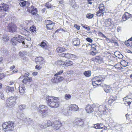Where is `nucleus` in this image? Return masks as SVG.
<instances>
[{
	"instance_id": "f257e3e1",
	"label": "nucleus",
	"mask_w": 132,
	"mask_h": 132,
	"mask_svg": "<svg viewBox=\"0 0 132 132\" xmlns=\"http://www.w3.org/2000/svg\"><path fill=\"white\" fill-rule=\"evenodd\" d=\"M46 99L48 105L51 108H56L59 105V99L58 97L48 96Z\"/></svg>"
},
{
	"instance_id": "f03ea898",
	"label": "nucleus",
	"mask_w": 132,
	"mask_h": 132,
	"mask_svg": "<svg viewBox=\"0 0 132 132\" xmlns=\"http://www.w3.org/2000/svg\"><path fill=\"white\" fill-rule=\"evenodd\" d=\"M14 127V122L13 121H9L5 122L2 125L3 130L5 132L13 131Z\"/></svg>"
},
{
	"instance_id": "7ed1b4c3",
	"label": "nucleus",
	"mask_w": 132,
	"mask_h": 132,
	"mask_svg": "<svg viewBox=\"0 0 132 132\" xmlns=\"http://www.w3.org/2000/svg\"><path fill=\"white\" fill-rule=\"evenodd\" d=\"M16 99V97L15 96H12L8 98L6 101L7 106L9 107L13 106L15 104Z\"/></svg>"
},
{
	"instance_id": "20e7f679",
	"label": "nucleus",
	"mask_w": 132,
	"mask_h": 132,
	"mask_svg": "<svg viewBox=\"0 0 132 132\" xmlns=\"http://www.w3.org/2000/svg\"><path fill=\"white\" fill-rule=\"evenodd\" d=\"M98 111L101 112V114H106L108 111V109L106 105H100L98 107Z\"/></svg>"
},
{
	"instance_id": "39448f33",
	"label": "nucleus",
	"mask_w": 132,
	"mask_h": 132,
	"mask_svg": "<svg viewBox=\"0 0 132 132\" xmlns=\"http://www.w3.org/2000/svg\"><path fill=\"white\" fill-rule=\"evenodd\" d=\"M96 108L95 105H87L85 108V110L88 113H90L95 111Z\"/></svg>"
},
{
	"instance_id": "423d86ee",
	"label": "nucleus",
	"mask_w": 132,
	"mask_h": 132,
	"mask_svg": "<svg viewBox=\"0 0 132 132\" xmlns=\"http://www.w3.org/2000/svg\"><path fill=\"white\" fill-rule=\"evenodd\" d=\"M62 126V123L60 121L56 120L53 122V127L56 130L58 129Z\"/></svg>"
},
{
	"instance_id": "0eeeda50",
	"label": "nucleus",
	"mask_w": 132,
	"mask_h": 132,
	"mask_svg": "<svg viewBox=\"0 0 132 132\" xmlns=\"http://www.w3.org/2000/svg\"><path fill=\"white\" fill-rule=\"evenodd\" d=\"M14 38L19 43H22L23 45L26 44L27 40L20 35H18V37H15Z\"/></svg>"
},
{
	"instance_id": "6e6552de",
	"label": "nucleus",
	"mask_w": 132,
	"mask_h": 132,
	"mask_svg": "<svg viewBox=\"0 0 132 132\" xmlns=\"http://www.w3.org/2000/svg\"><path fill=\"white\" fill-rule=\"evenodd\" d=\"M46 27L48 29H52L54 27V23L53 22L49 20H47L46 21Z\"/></svg>"
},
{
	"instance_id": "1a4fd4ad",
	"label": "nucleus",
	"mask_w": 132,
	"mask_h": 132,
	"mask_svg": "<svg viewBox=\"0 0 132 132\" xmlns=\"http://www.w3.org/2000/svg\"><path fill=\"white\" fill-rule=\"evenodd\" d=\"M54 79H51L53 83H57L60 82L63 80V78L60 76H55Z\"/></svg>"
},
{
	"instance_id": "9d476101",
	"label": "nucleus",
	"mask_w": 132,
	"mask_h": 132,
	"mask_svg": "<svg viewBox=\"0 0 132 132\" xmlns=\"http://www.w3.org/2000/svg\"><path fill=\"white\" fill-rule=\"evenodd\" d=\"M9 31L11 32H14L16 31V27L13 24H9L8 26Z\"/></svg>"
},
{
	"instance_id": "9b49d317",
	"label": "nucleus",
	"mask_w": 132,
	"mask_h": 132,
	"mask_svg": "<svg viewBox=\"0 0 132 132\" xmlns=\"http://www.w3.org/2000/svg\"><path fill=\"white\" fill-rule=\"evenodd\" d=\"M35 61L37 64L41 65L45 63V61L44 59L40 57H38L35 58Z\"/></svg>"
},
{
	"instance_id": "f8f14e48",
	"label": "nucleus",
	"mask_w": 132,
	"mask_h": 132,
	"mask_svg": "<svg viewBox=\"0 0 132 132\" xmlns=\"http://www.w3.org/2000/svg\"><path fill=\"white\" fill-rule=\"evenodd\" d=\"M74 123L75 125L79 126L83 125L84 124V122L83 120L79 118L76 119L75 120Z\"/></svg>"
},
{
	"instance_id": "ddd939ff",
	"label": "nucleus",
	"mask_w": 132,
	"mask_h": 132,
	"mask_svg": "<svg viewBox=\"0 0 132 132\" xmlns=\"http://www.w3.org/2000/svg\"><path fill=\"white\" fill-rule=\"evenodd\" d=\"M9 9L8 5L4 4H1L0 5V10H3L5 11H7Z\"/></svg>"
},
{
	"instance_id": "4468645a",
	"label": "nucleus",
	"mask_w": 132,
	"mask_h": 132,
	"mask_svg": "<svg viewBox=\"0 0 132 132\" xmlns=\"http://www.w3.org/2000/svg\"><path fill=\"white\" fill-rule=\"evenodd\" d=\"M79 109L78 106L76 104H72L69 107V110L73 111H77Z\"/></svg>"
},
{
	"instance_id": "2eb2a0df",
	"label": "nucleus",
	"mask_w": 132,
	"mask_h": 132,
	"mask_svg": "<svg viewBox=\"0 0 132 132\" xmlns=\"http://www.w3.org/2000/svg\"><path fill=\"white\" fill-rule=\"evenodd\" d=\"M131 14L128 12H125L123 15L122 17V20L123 21H125L129 18H130Z\"/></svg>"
},
{
	"instance_id": "dca6fc26",
	"label": "nucleus",
	"mask_w": 132,
	"mask_h": 132,
	"mask_svg": "<svg viewBox=\"0 0 132 132\" xmlns=\"http://www.w3.org/2000/svg\"><path fill=\"white\" fill-rule=\"evenodd\" d=\"M100 86L102 87H104V90L106 93L110 92V87L109 85H106L105 84H100Z\"/></svg>"
},
{
	"instance_id": "f3484780",
	"label": "nucleus",
	"mask_w": 132,
	"mask_h": 132,
	"mask_svg": "<svg viewBox=\"0 0 132 132\" xmlns=\"http://www.w3.org/2000/svg\"><path fill=\"white\" fill-rule=\"evenodd\" d=\"M52 126L53 127V123L50 120L47 121V125L46 124L43 123L41 126V128H45L48 126Z\"/></svg>"
},
{
	"instance_id": "a211bd4d",
	"label": "nucleus",
	"mask_w": 132,
	"mask_h": 132,
	"mask_svg": "<svg viewBox=\"0 0 132 132\" xmlns=\"http://www.w3.org/2000/svg\"><path fill=\"white\" fill-rule=\"evenodd\" d=\"M39 112L41 114L43 117H45L47 114L48 112L46 109L42 110H38Z\"/></svg>"
},
{
	"instance_id": "6ab92c4d",
	"label": "nucleus",
	"mask_w": 132,
	"mask_h": 132,
	"mask_svg": "<svg viewBox=\"0 0 132 132\" xmlns=\"http://www.w3.org/2000/svg\"><path fill=\"white\" fill-rule=\"evenodd\" d=\"M72 42L74 45L75 46H78L80 44L79 39L77 38L73 39Z\"/></svg>"
},
{
	"instance_id": "aec40b11",
	"label": "nucleus",
	"mask_w": 132,
	"mask_h": 132,
	"mask_svg": "<svg viewBox=\"0 0 132 132\" xmlns=\"http://www.w3.org/2000/svg\"><path fill=\"white\" fill-rule=\"evenodd\" d=\"M9 40V37L7 35H4L2 37V41L4 43H6Z\"/></svg>"
},
{
	"instance_id": "412c9836",
	"label": "nucleus",
	"mask_w": 132,
	"mask_h": 132,
	"mask_svg": "<svg viewBox=\"0 0 132 132\" xmlns=\"http://www.w3.org/2000/svg\"><path fill=\"white\" fill-rule=\"evenodd\" d=\"M31 13L34 15H35L37 13V9L33 6L31 7Z\"/></svg>"
},
{
	"instance_id": "4be33fe9",
	"label": "nucleus",
	"mask_w": 132,
	"mask_h": 132,
	"mask_svg": "<svg viewBox=\"0 0 132 132\" xmlns=\"http://www.w3.org/2000/svg\"><path fill=\"white\" fill-rule=\"evenodd\" d=\"M14 90L13 87H10L9 86H7L6 87V91L7 93L9 92H12Z\"/></svg>"
},
{
	"instance_id": "5701e85b",
	"label": "nucleus",
	"mask_w": 132,
	"mask_h": 132,
	"mask_svg": "<svg viewBox=\"0 0 132 132\" xmlns=\"http://www.w3.org/2000/svg\"><path fill=\"white\" fill-rule=\"evenodd\" d=\"M32 78L31 77H27L24 78L22 80L23 83L25 84L28 82H30L32 81Z\"/></svg>"
},
{
	"instance_id": "b1692460",
	"label": "nucleus",
	"mask_w": 132,
	"mask_h": 132,
	"mask_svg": "<svg viewBox=\"0 0 132 132\" xmlns=\"http://www.w3.org/2000/svg\"><path fill=\"white\" fill-rule=\"evenodd\" d=\"M66 49L63 47H58L56 50L57 52L59 53H61L62 52L65 51Z\"/></svg>"
},
{
	"instance_id": "393cba45",
	"label": "nucleus",
	"mask_w": 132,
	"mask_h": 132,
	"mask_svg": "<svg viewBox=\"0 0 132 132\" xmlns=\"http://www.w3.org/2000/svg\"><path fill=\"white\" fill-rule=\"evenodd\" d=\"M19 92L21 94L23 95L24 94L25 88L24 87H19Z\"/></svg>"
},
{
	"instance_id": "a878e982",
	"label": "nucleus",
	"mask_w": 132,
	"mask_h": 132,
	"mask_svg": "<svg viewBox=\"0 0 132 132\" xmlns=\"http://www.w3.org/2000/svg\"><path fill=\"white\" fill-rule=\"evenodd\" d=\"M117 97L115 96H111L110 97V99L108 101L109 103H111L113 101H114L117 99Z\"/></svg>"
},
{
	"instance_id": "bb28decb",
	"label": "nucleus",
	"mask_w": 132,
	"mask_h": 132,
	"mask_svg": "<svg viewBox=\"0 0 132 132\" xmlns=\"http://www.w3.org/2000/svg\"><path fill=\"white\" fill-rule=\"evenodd\" d=\"M106 22L108 23V26H110L113 24V22L111 19H108L106 20Z\"/></svg>"
},
{
	"instance_id": "cd10ccee",
	"label": "nucleus",
	"mask_w": 132,
	"mask_h": 132,
	"mask_svg": "<svg viewBox=\"0 0 132 132\" xmlns=\"http://www.w3.org/2000/svg\"><path fill=\"white\" fill-rule=\"evenodd\" d=\"M83 74L86 77H89L91 75V71H85L84 72Z\"/></svg>"
},
{
	"instance_id": "c85d7f7f",
	"label": "nucleus",
	"mask_w": 132,
	"mask_h": 132,
	"mask_svg": "<svg viewBox=\"0 0 132 132\" xmlns=\"http://www.w3.org/2000/svg\"><path fill=\"white\" fill-rule=\"evenodd\" d=\"M19 4L20 6L22 7H23L25 6L26 4V2L23 0H20Z\"/></svg>"
},
{
	"instance_id": "c756f323",
	"label": "nucleus",
	"mask_w": 132,
	"mask_h": 132,
	"mask_svg": "<svg viewBox=\"0 0 132 132\" xmlns=\"http://www.w3.org/2000/svg\"><path fill=\"white\" fill-rule=\"evenodd\" d=\"M73 63L72 61L69 60L68 61L66 62V63H64V66L68 67L69 66L73 64Z\"/></svg>"
},
{
	"instance_id": "7c9ffc66",
	"label": "nucleus",
	"mask_w": 132,
	"mask_h": 132,
	"mask_svg": "<svg viewBox=\"0 0 132 132\" xmlns=\"http://www.w3.org/2000/svg\"><path fill=\"white\" fill-rule=\"evenodd\" d=\"M57 63L58 65L64 67L65 62L62 61V60H58Z\"/></svg>"
},
{
	"instance_id": "2f4dec72",
	"label": "nucleus",
	"mask_w": 132,
	"mask_h": 132,
	"mask_svg": "<svg viewBox=\"0 0 132 132\" xmlns=\"http://www.w3.org/2000/svg\"><path fill=\"white\" fill-rule=\"evenodd\" d=\"M40 46L42 48L45 49H46L47 47V45L46 44V43L43 42L41 43Z\"/></svg>"
},
{
	"instance_id": "473e14b6",
	"label": "nucleus",
	"mask_w": 132,
	"mask_h": 132,
	"mask_svg": "<svg viewBox=\"0 0 132 132\" xmlns=\"http://www.w3.org/2000/svg\"><path fill=\"white\" fill-rule=\"evenodd\" d=\"M46 107V106L44 105H40L39 106V108H38L37 109L38 111V110H42L46 109L45 108Z\"/></svg>"
},
{
	"instance_id": "72a5a7b5",
	"label": "nucleus",
	"mask_w": 132,
	"mask_h": 132,
	"mask_svg": "<svg viewBox=\"0 0 132 132\" xmlns=\"http://www.w3.org/2000/svg\"><path fill=\"white\" fill-rule=\"evenodd\" d=\"M62 56H64L67 58H70V54L69 53H63L62 54Z\"/></svg>"
},
{
	"instance_id": "f704fd0d",
	"label": "nucleus",
	"mask_w": 132,
	"mask_h": 132,
	"mask_svg": "<svg viewBox=\"0 0 132 132\" xmlns=\"http://www.w3.org/2000/svg\"><path fill=\"white\" fill-rule=\"evenodd\" d=\"M26 122L29 124H31L33 121V120L29 118H27L26 119Z\"/></svg>"
},
{
	"instance_id": "c9c22d12",
	"label": "nucleus",
	"mask_w": 132,
	"mask_h": 132,
	"mask_svg": "<svg viewBox=\"0 0 132 132\" xmlns=\"http://www.w3.org/2000/svg\"><path fill=\"white\" fill-rule=\"evenodd\" d=\"M27 53L25 51L20 52L19 53V55L20 56L22 57L24 56Z\"/></svg>"
},
{
	"instance_id": "e433bc0d",
	"label": "nucleus",
	"mask_w": 132,
	"mask_h": 132,
	"mask_svg": "<svg viewBox=\"0 0 132 132\" xmlns=\"http://www.w3.org/2000/svg\"><path fill=\"white\" fill-rule=\"evenodd\" d=\"M94 15L91 13L87 14L86 16V17L88 19H91L93 18Z\"/></svg>"
},
{
	"instance_id": "4c0bfd02",
	"label": "nucleus",
	"mask_w": 132,
	"mask_h": 132,
	"mask_svg": "<svg viewBox=\"0 0 132 132\" xmlns=\"http://www.w3.org/2000/svg\"><path fill=\"white\" fill-rule=\"evenodd\" d=\"M11 41L12 45H15L17 44L16 40L14 38H12L11 40Z\"/></svg>"
},
{
	"instance_id": "58836bf2",
	"label": "nucleus",
	"mask_w": 132,
	"mask_h": 132,
	"mask_svg": "<svg viewBox=\"0 0 132 132\" xmlns=\"http://www.w3.org/2000/svg\"><path fill=\"white\" fill-rule=\"evenodd\" d=\"M36 27L35 26H31L30 28V30L32 32H34L35 31L36 32Z\"/></svg>"
},
{
	"instance_id": "ea45409f",
	"label": "nucleus",
	"mask_w": 132,
	"mask_h": 132,
	"mask_svg": "<svg viewBox=\"0 0 132 132\" xmlns=\"http://www.w3.org/2000/svg\"><path fill=\"white\" fill-rule=\"evenodd\" d=\"M94 111L95 115L97 117H98L101 114L100 113H101L100 112L98 111H96V109H95V111Z\"/></svg>"
},
{
	"instance_id": "a19ab883",
	"label": "nucleus",
	"mask_w": 132,
	"mask_h": 132,
	"mask_svg": "<svg viewBox=\"0 0 132 132\" xmlns=\"http://www.w3.org/2000/svg\"><path fill=\"white\" fill-rule=\"evenodd\" d=\"M103 13L98 11L97 12V16H103Z\"/></svg>"
},
{
	"instance_id": "79ce46f5",
	"label": "nucleus",
	"mask_w": 132,
	"mask_h": 132,
	"mask_svg": "<svg viewBox=\"0 0 132 132\" xmlns=\"http://www.w3.org/2000/svg\"><path fill=\"white\" fill-rule=\"evenodd\" d=\"M98 78H99V79L100 80H99V81L100 82H102L105 79V78L104 77H102L101 76H98Z\"/></svg>"
},
{
	"instance_id": "37998d69",
	"label": "nucleus",
	"mask_w": 132,
	"mask_h": 132,
	"mask_svg": "<svg viewBox=\"0 0 132 132\" xmlns=\"http://www.w3.org/2000/svg\"><path fill=\"white\" fill-rule=\"evenodd\" d=\"M71 97V96L70 95L66 94L65 95V98L66 100H68L70 99Z\"/></svg>"
},
{
	"instance_id": "c03bdc74",
	"label": "nucleus",
	"mask_w": 132,
	"mask_h": 132,
	"mask_svg": "<svg viewBox=\"0 0 132 132\" xmlns=\"http://www.w3.org/2000/svg\"><path fill=\"white\" fill-rule=\"evenodd\" d=\"M100 124L97 123L94 125L93 127L96 129H99Z\"/></svg>"
},
{
	"instance_id": "a18cd8bd",
	"label": "nucleus",
	"mask_w": 132,
	"mask_h": 132,
	"mask_svg": "<svg viewBox=\"0 0 132 132\" xmlns=\"http://www.w3.org/2000/svg\"><path fill=\"white\" fill-rule=\"evenodd\" d=\"M25 105H22L19 106V109H20V110H22L23 109H24L25 108Z\"/></svg>"
},
{
	"instance_id": "49530a36",
	"label": "nucleus",
	"mask_w": 132,
	"mask_h": 132,
	"mask_svg": "<svg viewBox=\"0 0 132 132\" xmlns=\"http://www.w3.org/2000/svg\"><path fill=\"white\" fill-rule=\"evenodd\" d=\"M45 6L48 9L51 8L52 6L50 4L48 3H47L45 4Z\"/></svg>"
},
{
	"instance_id": "de8ad7c7",
	"label": "nucleus",
	"mask_w": 132,
	"mask_h": 132,
	"mask_svg": "<svg viewBox=\"0 0 132 132\" xmlns=\"http://www.w3.org/2000/svg\"><path fill=\"white\" fill-rule=\"evenodd\" d=\"M81 26L83 27V28H85L86 29H87V30L89 31L90 29V28L89 27H88V26H87V27L85 26L84 24H81Z\"/></svg>"
},
{
	"instance_id": "09e8293b",
	"label": "nucleus",
	"mask_w": 132,
	"mask_h": 132,
	"mask_svg": "<svg viewBox=\"0 0 132 132\" xmlns=\"http://www.w3.org/2000/svg\"><path fill=\"white\" fill-rule=\"evenodd\" d=\"M125 44L128 47H131L130 43H131L130 42H128L127 41H125Z\"/></svg>"
},
{
	"instance_id": "8fccbe9b",
	"label": "nucleus",
	"mask_w": 132,
	"mask_h": 132,
	"mask_svg": "<svg viewBox=\"0 0 132 132\" xmlns=\"http://www.w3.org/2000/svg\"><path fill=\"white\" fill-rule=\"evenodd\" d=\"M86 40L87 41L90 43H92L93 41V40L89 37L86 38Z\"/></svg>"
},
{
	"instance_id": "3c124183",
	"label": "nucleus",
	"mask_w": 132,
	"mask_h": 132,
	"mask_svg": "<svg viewBox=\"0 0 132 132\" xmlns=\"http://www.w3.org/2000/svg\"><path fill=\"white\" fill-rule=\"evenodd\" d=\"M97 80V81H99V80H100L99 79V78H98V76H96L94 77L93 78V80Z\"/></svg>"
},
{
	"instance_id": "603ef678",
	"label": "nucleus",
	"mask_w": 132,
	"mask_h": 132,
	"mask_svg": "<svg viewBox=\"0 0 132 132\" xmlns=\"http://www.w3.org/2000/svg\"><path fill=\"white\" fill-rule=\"evenodd\" d=\"M63 71L62 70L60 71L59 72H57L55 75V76H57L58 75H60L63 72Z\"/></svg>"
},
{
	"instance_id": "864d4df0",
	"label": "nucleus",
	"mask_w": 132,
	"mask_h": 132,
	"mask_svg": "<svg viewBox=\"0 0 132 132\" xmlns=\"http://www.w3.org/2000/svg\"><path fill=\"white\" fill-rule=\"evenodd\" d=\"M98 8L99 9H100L101 8L105 9L104 5L102 4H100L99 5Z\"/></svg>"
},
{
	"instance_id": "5fc2aeb1",
	"label": "nucleus",
	"mask_w": 132,
	"mask_h": 132,
	"mask_svg": "<svg viewBox=\"0 0 132 132\" xmlns=\"http://www.w3.org/2000/svg\"><path fill=\"white\" fill-rule=\"evenodd\" d=\"M118 57H119V58L120 59H122L123 57V56L122 54L120 53L118 54Z\"/></svg>"
},
{
	"instance_id": "6e6d98bb",
	"label": "nucleus",
	"mask_w": 132,
	"mask_h": 132,
	"mask_svg": "<svg viewBox=\"0 0 132 132\" xmlns=\"http://www.w3.org/2000/svg\"><path fill=\"white\" fill-rule=\"evenodd\" d=\"M42 66L40 65H37L35 67V68L36 69L40 70L41 69Z\"/></svg>"
},
{
	"instance_id": "4d7b16f0",
	"label": "nucleus",
	"mask_w": 132,
	"mask_h": 132,
	"mask_svg": "<svg viewBox=\"0 0 132 132\" xmlns=\"http://www.w3.org/2000/svg\"><path fill=\"white\" fill-rule=\"evenodd\" d=\"M89 45H91L92 47V48H93L96 47H97V46L96 45V44H92L91 45H90L89 44Z\"/></svg>"
},
{
	"instance_id": "13d9d810",
	"label": "nucleus",
	"mask_w": 132,
	"mask_h": 132,
	"mask_svg": "<svg viewBox=\"0 0 132 132\" xmlns=\"http://www.w3.org/2000/svg\"><path fill=\"white\" fill-rule=\"evenodd\" d=\"M97 47H96L95 48H92L91 50H92V51H94L95 52H96V53H97L98 51H97Z\"/></svg>"
},
{
	"instance_id": "bf43d9fd",
	"label": "nucleus",
	"mask_w": 132,
	"mask_h": 132,
	"mask_svg": "<svg viewBox=\"0 0 132 132\" xmlns=\"http://www.w3.org/2000/svg\"><path fill=\"white\" fill-rule=\"evenodd\" d=\"M74 27L76 28L78 30H79L80 29V27L77 24H75Z\"/></svg>"
},
{
	"instance_id": "052dcab7",
	"label": "nucleus",
	"mask_w": 132,
	"mask_h": 132,
	"mask_svg": "<svg viewBox=\"0 0 132 132\" xmlns=\"http://www.w3.org/2000/svg\"><path fill=\"white\" fill-rule=\"evenodd\" d=\"M99 129H103L104 127V125L102 124L101 123L100 124Z\"/></svg>"
},
{
	"instance_id": "680f3d73",
	"label": "nucleus",
	"mask_w": 132,
	"mask_h": 132,
	"mask_svg": "<svg viewBox=\"0 0 132 132\" xmlns=\"http://www.w3.org/2000/svg\"><path fill=\"white\" fill-rule=\"evenodd\" d=\"M94 81L95 82V84L96 85H97L98 86H100V85L99 84H98V83H99L100 82L99 81H97V80H94Z\"/></svg>"
},
{
	"instance_id": "e2e57ef3",
	"label": "nucleus",
	"mask_w": 132,
	"mask_h": 132,
	"mask_svg": "<svg viewBox=\"0 0 132 132\" xmlns=\"http://www.w3.org/2000/svg\"><path fill=\"white\" fill-rule=\"evenodd\" d=\"M96 61H97L98 62H99L100 61V57H96L95 59Z\"/></svg>"
},
{
	"instance_id": "0e129e2a",
	"label": "nucleus",
	"mask_w": 132,
	"mask_h": 132,
	"mask_svg": "<svg viewBox=\"0 0 132 132\" xmlns=\"http://www.w3.org/2000/svg\"><path fill=\"white\" fill-rule=\"evenodd\" d=\"M97 53L96 52L92 51L90 52V54L92 55H95Z\"/></svg>"
},
{
	"instance_id": "69168bd1",
	"label": "nucleus",
	"mask_w": 132,
	"mask_h": 132,
	"mask_svg": "<svg viewBox=\"0 0 132 132\" xmlns=\"http://www.w3.org/2000/svg\"><path fill=\"white\" fill-rule=\"evenodd\" d=\"M76 57V56L73 54H70V58H72L73 59L75 58Z\"/></svg>"
},
{
	"instance_id": "338daca9",
	"label": "nucleus",
	"mask_w": 132,
	"mask_h": 132,
	"mask_svg": "<svg viewBox=\"0 0 132 132\" xmlns=\"http://www.w3.org/2000/svg\"><path fill=\"white\" fill-rule=\"evenodd\" d=\"M29 76V73L27 72L24 75V77H27Z\"/></svg>"
},
{
	"instance_id": "774afa93",
	"label": "nucleus",
	"mask_w": 132,
	"mask_h": 132,
	"mask_svg": "<svg viewBox=\"0 0 132 132\" xmlns=\"http://www.w3.org/2000/svg\"><path fill=\"white\" fill-rule=\"evenodd\" d=\"M119 65V64H117L114 65V67L118 69H120V67H118Z\"/></svg>"
}]
</instances>
